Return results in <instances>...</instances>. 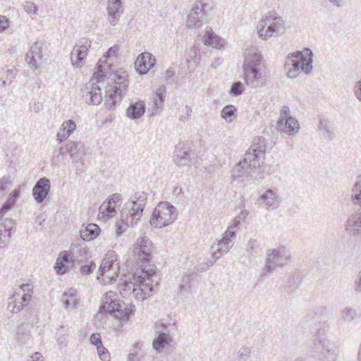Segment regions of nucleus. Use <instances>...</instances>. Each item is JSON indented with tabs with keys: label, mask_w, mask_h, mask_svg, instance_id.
Returning a JSON list of instances; mask_svg holds the SVG:
<instances>
[{
	"label": "nucleus",
	"mask_w": 361,
	"mask_h": 361,
	"mask_svg": "<svg viewBox=\"0 0 361 361\" xmlns=\"http://www.w3.org/2000/svg\"><path fill=\"white\" fill-rule=\"evenodd\" d=\"M104 62L102 59H99L97 63V71L94 73L90 82L82 90V97L88 104H99L102 101L101 85H103L106 80L104 104L107 109L112 110L115 109L116 103L121 101L123 92L126 90L128 75L124 71L122 73L117 71L110 73L106 78Z\"/></svg>",
	"instance_id": "1"
},
{
	"label": "nucleus",
	"mask_w": 361,
	"mask_h": 361,
	"mask_svg": "<svg viewBox=\"0 0 361 361\" xmlns=\"http://www.w3.org/2000/svg\"><path fill=\"white\" fill-rule=\"evenodd\" d=\"M262 61V56L257 47L250 46L245 49L243 64V79L247 85L254 88L262 87L265 84Z\"/></svg>",
	"instance_id": "2"
},
{
	"label": "nucleus",
	"mask_w": 361,
	"mask_h": 361,
	"mask_svg": "<svg viewBox=\"0 0 361 361\" xmlns=\"http://www.w3.org/2000/svg\"><path fill=\"white\" fill-rule=\"evenodd\" d=\"M326 333L327 328L321 326L312 334L309 343V355L319 361H336L338 357V352L332 347Z\"/></svg>",
	"instance_id": "3"
},
{
	"label": "nucleus",
	"mask_w": 361,
	"mask_h": 361,
	"mask_svg": "<svg viewBox=\"0 0 361 361\" xmlns=\"http://www.w3.org/2000/svg\"><path fill=\"white\" fill-rule=\"evenodd\" d=\"M247 215L248 212L247 211H242L240 215L233 219L224 232L223 238L211 245L210 250L212 259L209 260V266L229 251L233 246V241L235 238V231L239 228L242 218L245 219Z\"/></svg>",
	"instance_id": "4"
},
{
	"label": "nucleus",
	"mask_w": 361,
	"mask_h": 361,
	"mask_svg": "<svg viewBox=\"0 0 361 361\" xmlns=\"http://www.w3.org/2000/svg\"><path fill=\"white\" fill-rule=\"evenodd\" d=\"M155 271L152 269L142 268L133 275L134 282L125 284V290H131L137 300H143L152 294L153 285L152 277Z\"/></svg>",
	"instance_id": "5"
},
{
	"label": "nucleus",
	"mask_w": 361,
	"mask_h": 361,
	"mask_svg": "<svg viewBox=\"0 0 361 361\" xmlns=\"http://www.w3.org/2000/svg\"><path fill=\"white\" fill-rule=\"evenodd\" d=\"M266 152L264 138L255 137L252 145L238 164V171L257 169L264 162Z\"/></svg>",
	"instance_id": "6"
},
{
	"label": "nucleus",
	"mask_w": 361,
	"mask_h": 361,
	"mask_svg": "<svg viewBox=\"0 0 361 361\" xmlns=\"http://www.w3.org/2000/svg\"><path fill=\"white\" fill-rule=\"evenodd\" d=\"M290 259L291 253L285 246L268 250L266 252L264 265L262 269L260 276H266L275 269L285 267Z\"/></svg>",
	"instance_id": "7"
},
{
	"label": "nucleus",
	"mask_w": 361,
	"mask_h": 361,
	"mask_svg": "<svg viewBox=\"0 0 361 361\" xmlns=\"http://www.w3.org/2000/svg\"><path fill=\"white\" fill-rule=\"evenodd\" d=\"M147 201V195L144 192H136L125 203L121 212L125 221L136 224L142 216V212Z\"/></svg>",
	"instance_id": "8"
},
{
	"label": "nucleus",
	"mask_w": 361,
	"mask_h": 361,
	"mask_svg": "<svg viewBox=\"0 0 361 361\" xmlns=\"http://www.w3.org/2000/svg\"><path fill=\"white\" fill-rule=\"evenodd\" d=\"M119 271L120 265L117 254L113 250L108 251L102 260L97 279L104 285L112 283L118 276Z\"/></svg>",
	"instance_id": "9"
},
{
	"label": "nucleus",
	"mask_w": 361,
	"mask_h": 361,
	"mask_svg": "<svg viewBox=\"0 0 361 361\" xmlns=\"http://www.w3.org/2000/svg\"><path fill=\"white\" fill-rule=\"evenodd\" d=\"M177 218L176 209L166 202H159L154 209L149 223L157 228L171 224Z\"/></svg>",
	"instance_id": "10"
},
{
	"label": "nucleus",
	"mask_w": 361,
	"mask_h": 361,
	"mask_svg": "<svg viewBox=\"0 0 361 361\" xmlns=\"http://www.w3.org/2000/svg\"><path fill=\"white\" fill-rule=\"evenodd\" d=\"M283 29L282 18L276 13H269L263 16L257 26L258 37L262 40L269 39L274 33Z\"/></svg>",
	"instance_id": "11"
},
{
	"label": "nucleus",
	"mask_w": 361,
	"mask_h": 361,
	"mask_svg": "<svg viewBox=\"0 0 361 361\" xmlns=\"http://www.w3.org/2000/svg\"><path fill=\"white\" fill-rule=\"evenodd\" d=\"M313 70V52L309 48L295 51V72H302L306 75Z\"/></svg>",
	"instance_id": "12"
},
{
	"label": "nucleus",
	"mask_w": 361,
	"mask_h": 361,
	"mask_svg": "<svg viewBox=\"0 0 361 361\" xmlns=\"http://www.w3.org/2000/svg\"><path fill=\"white\" fill-rule=\"evenodd\" d=\"M91 47V41L86 38L78 40L71 53V63L75 68H80L83 64V61L87 56L89 49Z\"/></svg>",
	"instance_id": "13"
},
{
	"label": "nucleus",
	"mask_w": 361,
	"mask_h": 361,
	"mask_svg": "<svg viewBox=\"0 0 361 361\" xmlns=\"http://www.w3.org/2000/svg\"><path fill=\"white\" fill-rule=\"evenodd\" d=\"M25 61L30 68L37 70L43 62L42 46L38 42L34 43L25 54Z\"/></svg>",
	"instance_id": "14"
},
{
	"label": "nucleus",
	"mask_w": 361,
	"mask_h": 361,
	"mask_svg": "<svg viewBox=\"0 0 361 361\" xmlns=\"http://www.w3.org/2000/svg\"><path fill=\"white\" fill-rule=\"evenodd\" d=\"M32 295L30 293H23L15 292L13 295L8 298L7 310L11 313H18L23 307L26 306L30 301Z\"/></svg>",
	"instance_id": "15"
},
{
	"label": "nucleus",
	"mask_w": 361,
	"mask_h": 361,
	"mask_svg": "<svg viewBox=\"0 0 361 361\" xmlns=\"http://www.w3.org/2000/svg\"><path fill=\"white\" fill-rule=\"evenodd\" d=\"M73 254L71 251L61 252L56 260L54 269L58 274H63L73 267Z\"/></svg>",
	"instance_id": "16"
},
{
	"label": "nucleus",
	"mask_w": 361,
	"mask_h": 361,
	"mask_svg": "<svg viewBox=\"0 0 361 361\" xmlns=\"http://www.w3.org/2000/svg\"><path fill=\"white\" fill-rule=\"evenodd\" d=\"M204 5L201 1H195L190 13L188 16L187 26L191 28H198L202 25L204 16Z\"/></svg>",
	"instance_id": "17"
},
{
	"label": "nucleus",
	"mask_w": 361,
	"mask_h": 361,
	"mask_svg": "<svg viewBox=\"0 0 361 361\" xmlns=\"http://www.w3.org/2000/svg\"><path fill=\"white\" fill-rule=\"evenodd\" d=\"M118 201L119 196L114 195L104 202L99 207V219L106 220L112 218L116 212Z\"/></svg>",
	"instance_id": "18"
},
{
	"label": "nucleus",
	"mask_w": 361,
	"mask_h": 361,
	"mask_svg": "<svg viewBox=\"0 0 361 361\" xmlns=\"http://www.w3.org/2000/svg\"><path fill=\"white\" fill-rule=\"evenodd\" d=\"M51 185L48 178H39L32 188V195L37 203H42L48 196Z\"/></svg>",
	"instance_id": "19"
},
{
	"label": "nucleus",
	"mask_w": 361,
	"mask_h": 361,
	"mask_svg": "<svg viewBox=\"0 0 361 361\" xmlns=\"http://www.w3.org/2000/svg\"><path fill=\"white\" fill-rule=\"evenodd\" d=\"M106 11L108 22L114 26L117 25L123 11L121 0H108Z\"/></svg>",
	"instance_id": "20"
},
{
	"label": "nucleus",
	"mask_w": 361,
	"mask_h": 361,
	"mask_svg": "<svg viewBox=\"0 0 361 361\" xmlns=\"http://www.w3.org/2000/svg\"><path fill=\"white\" fill-rule=\"evenodd\" d=\"M345 231L351 236L361 237V211L349 216L345 223Z\"/></svg>",
	"instance_id": "21"
},
{
	"label": "nucleus",
	"mask_w": 361,
	"mask_h": 361,
	"mask_svg": "<svg viewBox=\"0 0 361 361\" xmlns=\"http://www.w3.org/2000/svg\"><path fill=\"white\" fill-rule=\"evenodd\" d=\"M155 63L156 59L150 53L144 52L137 56L135 66L140 75H145L154 66Z\"/></svg>",
	"instance_id": "22"
},
{
	"label": "nucleus",
	"mask_w": 361,
	"mask_h": 361,
	"mask_svg": "<svg viewBox=\"0 0 361 361\" xmlns=\"http://www.w3.org/2000/svg\"><path fill=\"white\" fill-rule=\"evenodd\" d=\"M289 108L283 106L276 123V128L281 132L289 133L291 135L293 132V118L291 116H289Z\"/></svg>",
	"instance_id": "23"
},
{
	"label": "nucleus",
	"mask_w": 361,
	"mask_h": 361,
	"mask_svg": "<svg viewBox=\"0 0 361 361\" xmlns=\"http://www.w3.org/2000/svg\"><path fill=\"white\" fill-rule=\"evenodd\" d=\"M13 224L14 222L11 219H0V248L5 247L8 243Z\"/></svg>",
	"instance_id": "24"
},
{
	"label": "nucleus",
	"mask_w": 361,
	"mask_h": 361,
	"mask_svg": "<svg viewBox=\"0 0 361 361\" xmlns=\"http://www.w3.org/2000/svg\"><path fill=\"white\" fill-rule=\"evenodd\" d=\"M195 275L194 274L183 273L177 276L176 281L178 283L177 294L185 295L191 293L192 285L193 284Z\"/></svg>",
	"instance_id": "25"
},
{
	"label": "nucleus",
	"mask_w": 361,
	"mask_h": 361,
	"mask_svg": "<svg viewBox=\"0 0 361 361\" xmlns=\"http://www.w3.org/2000/svg\"><path fill=\"white\" fill-rule=\"evenodd\" d=\"M61 154L68 153L72 159H79L85 154V146L74 141H68L64 147H60Z\"/></svg>",
	"instance_id": "26"
},
{
	"label": "nucleus",
	"mask_w": 361,
	"mask_h": 361,
	"mask_svg": "<svg viewBox=\"0 0 361 361\" xmlns=\"http://www.w3.org/2000/svg\"><path fill=\"white\" fill-rule=\"evenodd\" d=\"M259 202L264 204L266 209L273 210L278 207L280 200L276 193L269 189L260 196Z\"/></svg>",
	"instance_id": "27"
},
{
	"label": "nucleus",
	"mask_w": 361,
	"mask_h": 361,
	"mask_svg": "<svg viewBox=\"0 0 361 361\" xmlns=\"http://www.w3.org/2000/svg\"><path fill=\"white\" fill-rule=\"evenodd\" d=\"M76 123L73 120L64 121L56 135V140L61 143L66 141L76 129Z\"/></svg>",
	"instance_id": "28"
},
{
	"label": "nucleus",
	"mask_w": 361,
	"mask_h": 361,
	"mask_svg": "<svg viewBox=\"0 0 361 361\" xmlns=\"http://www.w3.org/2000/svg\"><path fill=\"white\" fill-rule=\"evenodd\" d=\"M62 301L66 309H75L79 301L77 290L70 288L64 291Z\"/></svg>",
	"instance_id": "29"
},
{
	"label": "nucleus",
	"mask_w": 361,
	"mask_h": 361,
	"mask_svg": "<svg viewBox=\"0 0 361 361\" xmlns=\"http://www.w3.org/2000/svg\"><path fill=\"white\" fill-rule=\"evenodd\" d=\"M191 152L183 145L180 144L176 147L174 150V161L177 164H190V157Z\"/></svg>",
	"instance_id": "30"
},
{
	"label": "nucleus",
	"mask_w": 361,
	"mask_h": 361,
	"mask_svg": "<svg viewBox=\"0 0 361 361\" xmlns=\"http://www.w3.org/2000/svg\"><path fill=\"white\" fill-rule=\"evenodd\" d=\"M171 341L172 338L169 333L159 332L153 340L152 347L157 353H161L165 347L170 345Z\"/></svg>",
	"instance_id": "31"
},
{
	"label": "nucleus",
	"mask_w": 361,
	"mask_h": 361,
	"mask_svg": "<svg viewBox=\"0 0 361 361\" xmlns=\"http://www.w3.org/2000/svg\"><path fill=\"white\" fill-rule=\"evenodd\" d=\"M203 42L206 46H211L216 49L223 47L224 40L214 35L211 27L207 28L203 37Z\"/></svg>",
	"instance_id": "32"
},
{
	"label": "nucleus",
	"mask_w": 361,
	"mask_h": 361,
	"mask_svg": "<svg viewBox=\"0 0 361 361\" xmlns=\"http://www.w3.org/2000/svg\"><path fill=\"white\" fill-rule=\"evenodd\" d=\"M145 112V104L143 101H138L130 104L126 111V116L133 120L140 118Z\"/></svg>",
	"instance_id": "33"
},
{
	"label": "nucleus",
	"mask_w": 361,
	"mask_h": 361,
	"mask_svg": "<svg viewBox=\"0 0 361 361\" xmlns=\"http://www.w3.org/2000/svg\"><path fill=\"white\" fill-rule=\"evenodd\" d=\"M100 231V228L97 224H90L80 231V235L83 240L90 241L99 235Z\"/></svg>",
	"instance_id": "34"
},
{
	"label": "nucleus",
	"mask_w": 361,
	"mask_h": 361,
	"mask_svg": "<svg viewBox=\"0 0 361 361\" xmlns=\"http://www.w3.org/2000/svg\"><path fill=\"white\" fill-rule=\"evenodd\" d=\"M319 130L322 133L323 136L329 140H332L335 137L334 128L328 119H320Z\"/></svg>",
	"instance_id": "35"
},
{
	"label": "nucleus",
	"mask_w": 361,
	"mask_h": 361,
	"mask_svg": "<svg viewBox=\"0 0 361 361\" xmlns=\"http://www.w3.org/2000/svg\"><path fill=\"white\" fill-rule=\"evenodd\" d=\"M152 242L149 238L146 236L140 237L134 244L133 253H140L144 251L152 252Z\"/></svg>",
	"instance_id": "36"
},
{
	"label": "nucleus",
	"mask_w": 361,
	"mask_h": 361,
	"mask_svg": "<svg viewBox=\"0 0 361 361\" xmlns=\"http://www.w3.org/2000/svg\"><path fill=\"white\" fill-rule=\"evenodd\" d=\"M164 101V98L161 97H155L153 96V104L152 107V110L149 109V112H150V116H154L159 114V112L162 109L163 103Z\"/></svg>",
	"instance_id": "37"
},
{
	"label": "nucleus",
	"mask_w": 361,
	"mask_h": 361,
	"mask_svg": "<svg viewBox=\"0 0 361 361\" xmlns=\"http://www.w3.org/2000/svg\"><path fill=\"white\" fill-rule=\"evenodd\" d=\"M283 69L288 78H293V53H290L284 62Z\"/></svg>",
	"instance_id": "38"
},
{
	"label": "nucleus",
	"mask_w": 361,
	"mask_h": 361,
	"mask_svg": "<svg viewBox=\"0 0 361 361\" xmlns=\"http://www.w3.org/2000/svg\"><path fill=\"white\" fill-rule=\"evenodd\" d=\"M125 216H123V212H121V219L120 221L116 224V234L117 236H120L123 234V232L126 231V229L130 226H133L135 224H128L126 221H125Z\"/></svg>",
	"instance_id": "39"
},
{
	"label": "nucleus",
	"mask_w": 361,
	"mask_h": 361,
	"mask_svg": "<svg viewBox=\"0 0 361 361\" xmlns=\"http://www.w3.org/2000/svg\"><path fill=\"white\" fill-rule=\"evenodd\" d=\"M134 258L137 264H141L143 266L148 263L152 258V252L144 251L140 253H135Z\"/></svg>",
	"instance_id": "40"
},
{
	"label": "nucleus",
	"mask_w": 361,
	"mask_h": 361,
	"mask_svg": "<svg viewBox=\"0 0 361 361\" xmlns=\"http://www.w3.org/2000/svg\"><path fill=\"white\" fill-rule=\"evenodd\" d=\"M236 109L233 105H227L223 108L221 112V116L223 118L228 122H231V117L235 115Z\"/></svg>",
	"instance_id": "41"
},
{
	"label": "nucleus",
	"mask_w": 361,
	"mask_h": 361,
	"mask_svg": "<svg viewBox=\"0 0 361 361\" xmlns=\"http://www.w3.org/2000/svg\"><path fill=\"white\" fill-rule=\"evenodd\" d=\"M107 311L111 314L116 317V314L121 315L122 312H125V307L123 309L119 303H116V301H112L108 305Z\"/></svg>",
	"instance_id": "42"
},
{
	"label": "nucleus",
	"mask_w": 361,
	"mask_h": 361,
	"mask_svg": "<svg viewBox=\"0 0 361 361\" xmlns=\"http://www.w3.org/2000/svg\"><path fill=\"white\" fill-rule=\"evenodd\" d=\"M200 59V54L199 49L195 47H192L188 53V58L187 59L188 63L193 62L195 64L199 62Z\"/></svg>",
	"instance_id": "43"
},
{
	"label": "nucleus",
	"mask_w": 361,
	"mask_h": 361,
	"mask_svg": "<svg viewBox=\"0 0 361 361\" xmlns=\"http://www.w3.org/2000/svg\"><path fill=\"white\" fill-rule=\"evenodd\" d=\"M257 243L255 240H250L246 244L245 252L248 257H251L257 253Z\"/></svg>",
	"instance_id": "44"
},
{
	"label": "nucleus",
	"mask_w": 361,
	"mask_h": 361,
	"mask_svg": "<svg viewBox=\"0 0 361 361\" xmlns=\"http://www.w3.org/2000/svg\"><path fill=\"white\" fill-rule=\"evenodd\" d=\"M244 88L241 82H235L230 90V94L234 96H239L243 92Z\"/></svg>",
	"instance_id": "45"
},
{
	"label": "nucleus",
	"mask_w": 361,
	"mask_h": 361,
	"mask_svg": "<svg viewBox=\"0 0 361 361\" xmlns=\"http://www.w3.org/2000/svg\"><path fill=\"white\" fill-rule=\"evenodd\" d=\"M97 354L99 357V359L102 361H109L110 360V354L107 349L103 346V345L97 347Z\"/></svg>",
	"instance_id": "46"
},
{
	"label": "nucleus",
	"mask_w": 361,
	"mask_h": 361,
	"mask_svg": "<svg viewBox=\"0 0 361 361\" xmlns=\"http://www.w3.org/2000/svg\"><path fill=\"white\" fill-rule=\"evenodd\" d=\"M9 185H11V180L9 177L3 176L0 179V197L4 195L5 191Z\"/></svg>",
	"instance_id": "47"
},
{
	"label": "nucleus",
	"mask_w": 361,
	"mask_h": 361,
	"mask_svg": "<svg viewBox=\"0 0 361 361\" xmlns=\"http://www.w3.org/2000/svg\"><path fill=\"white\" fill-rule=\"evenodd\" d=\"M95 268V263L90 262L89 264L83 265L80 267V273L83 275H89L93 272Z\"/></svg>",
	"instance_id": "48"
},
{
	"label": "nucleus",
	"mask_w": 361,
	"mask_h": 361,
	"mask_svg": "<svg viewBox=\"0 0 361 361\" xmlns=\"http://www.w3.org/2000/svg\"><path fill=\"white\" fill-rule=\"evenodd\" d=\"M250 354V350L247 347L240 348L238 352V359L239 361H245Z\"/></svg>",
	"instance_id": "49"
},
{
	"label": "nucleus",
	"mask_w": 361,
	"mask_h": 361,
	"mask_svg": "<svg viewBox=\"0 0 361 361\" xmlns=\"http://www.w3.org/2000/svg\"><path fill=\"white\" fill-rule=\"evenodd\" d=\"M356 315V311L352 308H347L343 312V319L345 321H352Z\"/></svg>",
	"instance_id": "50"
},
{
	"label": "nucleus",
	"mask_w": 361,
	"mask_h": 361,
	"mask_svg": "<svg viewBox=\"0 0 361 361\" xmlns=\"http://www.w3.org/2000/svg\"><path fill=\"white\" fill-rule=\"evenodd\" d=\"M90 341L91 344L99 347L102 345V338L99 334L94 333L90 336Z\"/></svg>",
	"instance_id": "51"
},
{
	"label": "nucleus",
	"mask_w": 361,
	"mask_h": 361,
	"mask_svg": "<svg viewBox=\"0 0 361 361\" xmlns=\"http://www.w3.org/2000/svg\"><path fill=\"white\" fill-rule=\"evenodd\" d=\"M24 10L27 13L35 14L37 11V7L35 5V4H34L32 2L27 1V2H25V4L24 5Z\"/></svg>",
	"instance_id": "52"
},
{
	"label": "nucleus",
	"mask_w": 361,
	"mask_h": 361,
	"mask_svg": "<svg viewBox=\"0 0 361 361\" xmlns=\"http://www.w3.org/2000/svg\"><path fill=\"white\" fill-rule=\"evenodd\" d=\"M353 92L355 97L361 102V79L354 84Z\"/></svg>",
	"instance_id": "53"
},
{
	"label": "nucleus",
	"mask_w": 361,
	"mask_h": 361,
	"mask_svg": "<svg viewBox=\"0 0 361 361\" xmlns=\"http://www.w3.org/2000/svg\"><path fill=\"white\" fill-rule=\"evenodd\" d=\"M14 204L9 201H6L0 209V219H2L5 213H6Z\"/></svg>",
	"instance_id": "54"
},
{
	"label": "nucleus",
	"mask_w": 361,
	"mask_h": 361,
	"mask_svg": "<svg viewBox=\"0 0 361 361\" xmlns=\"http://www.w3.org/2000/svg\"><path fill=\"white\" fill-rule=\"evenodd\" d=\"M185 114L182 115L179 117V120L182 122H186V121H189V119L190 118V114L192 112V108L190 106L186 105L185 107Z\"/></svg>",
	"instance_id": "55"
},
{
	"label": "nucleus",
	"mask_w": 361,
	"mask_h": 361,
	"mask_svg": "<svg viewBox=\"0 0 361 361\" xmlns=\"http://www.w3.org/2000/svg\"><path fill=\"white\" fill-rule=\"evenodd\" d=\"M8 25V20L6 16H0V32L6 30Z\"/></svg>",
	"instance_id": "56"
},
{
	"label": "nucleus",
	"mask_w": 361,
	"mask_h": 361,
	"mask_svg": "<svg viewBox=\"0 0 361 361\" xmlns=\"http://www.w3.org/2000/svg\"><path fill=\"white\" fill-rule=\"evenodd\" d=\"M134 312V310H129L128 308L125 307V312H122L121 315L116 314V317L120 319H126L128 320L129 319L130 314H131Z\"/></svg>",
	"instance_id": "57"
},
{
	"label": "nucleus",
	"mask_w": 361,
	"mask_h": 361,
	"mask_svg": "<svg viewBox=\"0 0 361 361\" xmlns=\"http://www.w3.org/2000/svg\"><path fill=\"white\" fill-rule=\"evenodd\" d=\"M19 194L20 192L18 190H14L11 193L9 194L6 200L14 204L17 197L19 196Z\"/></svg>",
	"instance_id": "58"
},
{
	"label": "nucleus",
	"mask_w": 361,
	"mask_h": 361,
	"mask_svg": "<svg viewBox=\"0 0 361 361\" xmlns=\"http://www.w3.org/2000/svg\"><path fill=\"white\" fill-rule=\"evenodd\" d=\"M32 284L30 283H23L19 286V288L23 292V293H30L32 290Z\"/></svg>",
	"instance_id": "59"
},
{
	"label": "nucleus",
	"mask_w": 361,
	"mask_h": 361,
	"mask_svg": "<svg viewBox=\"0 0 361 361\" xmlns=\"http://www.w3.org/2000/svg\"><path fill=\"white\" fill-rule=\"evenodd\" d=\"M128 361H140L141 355H139L137 353H130L128 355Z\"/></svg>",
	"instance_id": "60"
},
{
	"label": "nucleus",
	"mask_w": 361,
	"mask_h": 361,
	"mask_svg": "<svg viewBox=\"0 0 361 361\" xmlns=\"http://www.w3.org/2000/svg\"><path fill=\"white\" fill-rule=\"evenodd\" d=\"M27 361H43V356L41 353L36 352L30 356Z\"/></svg>",
	"instance_id": "61"
},
{
	"label": "nucleus",
	"mask_w": 361,
	"mask_h": 361,
	"mask_svg": "<svg viewBox=\"0 0 361 361\" xmlns=\"http://www.w3.org/2000/svg\"><path fill=\"white\" fill-rule=\"evenodd\" d=\"M355 290L361 292V271L359 272L358 277L355 282Z\"/></svg>",
	"instance_id": "62"
},
{
	"label": "nucleus",
	"mask_w": 361,
	"mask_h": 361,
	"mask_svg": "<svg viewBox=\"0 0 361 361\" xmlns=\"http://www.w3.org/2000/svg\"><path fill=\"white\" fill-rule=\"evenodd\" d=\"M166 92V87L164 85L160 86L154 94L155 97H161L164 98V93Z\"/></svg>",
	"instance_id": "63"
},
{
	"label": "nucleus",
	"mask_w": 361,
	"mask_h": 361,
	"mask_svg": "<svg viewBox=\"0 0 361 361\" xmlns=\"http://www.w3.org/2000/svg\"><path fill=\"white\" fill-rule=\"evenodd\" d=\"M42 104L41 103L35 102L31 106V110L33 111L34 112H38L42 109Z\"/></svg>",
	"instance_id": "64"
}]
</instances>
